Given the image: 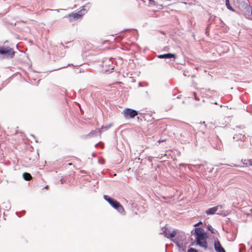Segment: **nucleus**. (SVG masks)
Segmentation results:
<instances>
[{"label":"nucleus","instance_id":"nucleus-1","mask_svg":"<svg viewBox=\"0 0 252 252\" xmlns=\"http://www.w3.org/2000/svg\"><path fill=\"white\" fill-rule=\"evenodd\" d=\"M194 233L196 235V242L198 245L205 249L207 248V242H206V233L203 231L201 228H196L194 230Z\"/></svg>","mask_w":252,"mask_h":252},{"label":"nucleus","instance_id":"nucleus-2","mask_svg":"<svg viewBox=\"0 0 252 252\" xmlns=\"http://www.w3.org/2000/svg\"><path fill=\"white\" fill-rule=\"evenodd\" d=\"M103 198H104V199L106 200V201L109 203V204L111 205L113 208L115 209L121 213H124V208H123V206H122L121 204L116 200L106 195H104Z\"/></svg>","mask_w":252,"mask_h":252},{"label":"nucleus","instance_id":"nucleus-3","mask_svg":"<svg viewBox=\"0 0 252 252\" xmlns=\"http://www.w3.org/2000/svg\"><path fill=\"white\" fill-rule=\"evenodd\" d=\"M234 139H236V141H245L246 139L249 140V144L247 145H240V146L242 148H247L249 145H251V143H250V138L245 136L244 131L242 130H239L236 131V133L234 135Z\"/></svg>","mask_w":252,"mask_h":252},{"label":"nucleus","instance_id":"nucleus-4","mask_svg":"<svg viewBox=\"0 0 252 252\" xmlns=\"http://www.w3.org/2000/svg\"><path fill=\"white\" fill-rule=\"evenodd\" d=\"M2 59H12L14 57L15 52L13 48L9 46H2Z\"/></svg>","mask_w":252,"mask_h":252},{"label":"nucleus","instance_id":"nucleus-5","mask_svg":"<svg viewBox=\"0 0 252 252\" xmlns=\"http://www.w3.org/2000/svg\"><path fill=\"white\" fill-rule=\"evenodd\" d=\"M122 114L124 115V118L128 119H133L135 116L138 115V112L134 109L126 108L123 111Z\"/></svg>","mask_w":252,"mask_h":252},{"label":"nucleus","instance_id":"nucleus-6","mask_svg":"<svg viewBox=\"0 0 252 252\" xmlns=\"http://www.w3.org/2000/svg\"><path fill=\"white\" fill-rule=\"evenodd\" d=\"M81 16L82 15L78 13H72L71 14H69L68 16H66L64 17L68 18L70 22H72L73 21H75L79 19L81 17Z\"/></svg>","mask_w":252,"mask_h":252},{"label":"nucleus","instance_id":"nucleus-7","mask_svg":"<svg viewBox=\"0 0 252 252\" xmlns=\"http://www.w3.org/2000/svg\"><path fill=\"white\" fill-rule=\"evenodd\" d=\"M219 208H222V205H217L215 207H213L212 208H210L207 209V210H206V214H207V215H213L216 213V212L217 211Z\"/></svg>","mask_w":252,"mask_h":252},{"label":"nucleus","instance_id":"nucleus-8","mask_svg":"<svg viewBox=\"0 0 252 252\" xmlns=\"http://www.w3.org/2000/svg\"><path fill=\"white\" fill-rule=\"evenodd\" d=\"M214 246H215V250L216 252H225L223 247H221V245H220V242L219 241V240H215V244H214Z\"/></svg>","mask_w":252,"mask_h":252},{"label":"nucleus","instance_id":"nucleus-9","mask_svg":"<svg viewBox=\"0 0 252 252\" xmlns=\"http://www.w3.org/2000/svg\"><path fill=\"white\" fill-rule=\"evenodd\" d=\"M176 55L175 54L166 53L162 55H159L158 56L159 59H174L176 58Z\"/></svg>","mask_w":252,"mask_h":252},{"label":"nucleus","instance_id":"nucleus-10","mask_svg":"<svg viewBox=\"0 0 252 252\" xmlns=\"http://www.w3.org/2000/svg\"><path fill=\"white\" fill-rule=\"evenodd\" d=\"M113 64H108V65H106V67H105L104 70H103L104 72H111L112 70H113L114 66Z\"/></svg>","mask_w":252,"mask_h":252},{"label":"nucleus","instance_id":"nucleus-11","mask_svg":"<svg viewBox=\"0 0 252 252\" xmlns=\"http://www.w3.org/2000/svg\"><path fill=\"white\" fill-rule=\"evenodd\" d=\"M176 231H173L171 232H166L164 233V236L167 238H173L175 236Z\"/></svg>","mask_w":252,"mask_h":252},{"label":"nucleus","instance_id":"nucleus-12","mask_svg":"<svg viewBox=\"0 0 252 252\" xmlns=\"http://www.w3.org/2000/svg\"><path fill=\"white\" fill-rule=\"evenodd\" d=\"M242 163L244 165H246V166H252V160L249 159H242Z\"/></svg>","mask_w":252,"mask_h":252},{"label":"nucleus","instance_id":"nucleus-13","mask_svg":"<svg viewBox=\"0 0 252 252\" xmlns=\"http://www.w3.org/2000/svg\"><path fill=\"white\" fill-rule=\"evenodd\" d=\"M23 179L25 180V181H30L32 180V176L28 172H25L23 174Z\"/></svg>","mask_w":252,"mask_h":252},{"label":"nucleus","instance_id":"nucleus-14","mask_svg":"<svg viewBox=\"0 0 252 252\" xmlns=\"http://www.w3.org/2000/svg\"><path fill=\"white\" fill-rule=\"evenodd\" d=\"M245 10L249 16L251 15L252 17V6L247 5L245 7Z\"/></svg>","mask_w":252,"mask_h":252},{"label":"nucleus","instance_id":"nucleus-15","mask_svg":"<svg viewBox=\"0 0 252 252\" xmlns=\"http://www.w3.org/2000/svg\"><path fill=\"white\" fill-rule=\"evenodd\" d=\"M225 5H226V7L227 8V9H228L230 11H235V10L234 9V8L230 4L229 0H225Z\"/></svg>","mask_w":252,"mask_h":252},{"label":"nucleus","instance_id":"nucleus-16","mask_svg":"<svg viewBox=\"0 0 252 252\" xmlns=\"http://www.w3.org/2000/svg\"><path fill=\"white\" fill-rule=\"evenodd\" d=\"M207 228H208V229L210 231L211 233H214V229L212 228V227H211V225H208V227H207Z\"/></svg>","mask_w":252,"mask_h":252},{"label":"nucleus","instance_id":"nucleus-17","mask_svg":"<svg viewBox=\"0 0 252 252\" xmlns=\"http://www.w3.org/2000/svg\"><path fill=\"white\" fill-rule=\"evenodd\" d=\"M188 252H198L197 250H195L192 248L188 249Z\"/></svg>","mask_w":252,"mask_h":252},{"label":"nucleus","instance_id":"nucleus-18","mask_svg":"<svg viewBox=\"0 0 252 252\" xmlns=\"http://www.w3.org/2000/svg\"><path fill=\"white\" fill-rule=\"evenodd\" d=\"M66 182V180H65V179L64 178H62L61 180H60V183L61 184H63Z\"/></svg>","mask_w":252,"mask_h":252},{"label":"nucleus","instance_id":"nucleus-19","mask_svg":"<svg viewBox=\"0 0 252 252\" xmlns=\"http://www.w3.org/2000/svg\"><path fill=\"white\" fill-rule=\"evenodd\" d=\"M149 5H152L155 4V1L154 0H149Z\"/></svg>","mask_w":252,"mask_h":252},{"label":"nucleus","instance_id":"nucleus-20","mask_svg":"<svg viewBox=\"0 0 252 252\" xmlns=\"http://www.w3.org/2000/svg\"><path fill=\"white\" fill-rule=\"evenodd\" d=\"M2 46H0V58L2 59Z\"/></svg>","mask_w":252,"mask_h":252},{"label":"nucleus","instance_id":"nucleus-21","mask_svg":"<svg viewBox=\"0 0 252 252\" xmlns=\"http://www.w3.org/2000/svg\"><path fill=\"white\" fill-rule=\"evenodd\" d=\"M165 141H166L165 139H159V140H158V143H160L164 142Z\"/></svg>","mask_w":252,"mask_h":252},{"label":"nucleus","instance_id":"nucleus-22","mask_svg":"<svg viewBox=\"0 0 252 252\" xmlns=\"http://www.w3.org/2000/svg\"><path fill=\"white\" fill-rule=\"evenodd\" d=\"M201 224H202V222H201V221H199V222H198V223H197L195 224L194 225V227H197V226H199V225H201Z\"/></svg>","mask_w":252,"mask_h":252},{"label":"nucleus","instance_id":"nucleus-23","mask_svg":"<svg viewBox=\"0 0 252 252\" xmlns=\"http://www.w3.org/2000/svg\"><path fill=\"white\" fill-rule=\"evenodd\" d=\"M194 99H195L196 100H199V98H198L197 97V96H196V93H194Z\"/></svg>","mask_w":252,"mask_h":252},{"label":"nucleus","instance_id":"nucleus-24","mask_svg":"<svg viewBox=\"0 0 252 252\" xmlns=\"http://www.w3.org/2000/svg\"><path fill=\"white\" fill-rule=\"evenodd\" d=\"M230 166H231V167H237V165H235V164H232V165H230Z\"/></svg>","mask_w":252,"mask_h":252},{"label":"nucleus","instance_id":"nucleus-25","mask_svg":"<svg viewBox=\"0 0 252 252\" xmlns=\"http://www.w3.org/2000/svg\"><path fill=\"white\" fill-rule=\"evenodd\" d=\"M249 19H251V20H252V17H251V18H250H250H249Z\"/></svg>","mask_w":252,"mask_h":252},{"label":"nucleus","instance_id":"nucleus-26","mask_svg":"<svg viewBox=\"0 0 252 252\" xmlns=\"http://www.w3.org/2000/svg\"><path fill=\"white\" fill-rule=\"evenodd\" d=\"M59 10H60L59 9L57 10V11L58 12H59Z\"/></svg>","mask_w":252,"mask_h":252},{"label":"nucleus","instance_id":"nucleus-27","mask_svg":"<svg viewBox=\"0 0 252 252\" xmlns=\"http://www.w3.org/2000/svg\"><path fill=\"white\" fill-rule=\"evenodd\" d=\"M45 188L48 189V186L46 187Z\"/></svg>","mask_w":252,"mask_h":252}]
</instances>
